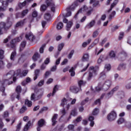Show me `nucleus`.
Listing matches in <instances>:
<instances>
[{
  "mask_svg": "<svg viewBox=\"0 0 131 131\" xmlns=\"http://www.w3.org/2000/svg\"><path fill=\"white\" fill-rule=\"evenodd\" d=\"M117 117V115L116 114V112L112 111L107 115V119L108 121H114V120L116 119Z\"/></svg>",
  "mask_w": 131,
  "mask_h": 131,
  "instance_id": "nucleus-9",
  "label": "nucleus"
},
{
  "mask_svg": "<svg viewBox=\"0 0 131 131\" xmlns=\"http://www.w3.org/2000/svg\"><path fill=\"white\" fill-rule=\"evenodd\" d=\"M99 70V67L96 66L94 67L93 66L90 67V72L89 76L88 77V80H90L93 78L94 75H96V73Z\"/></svg>",
  "mask_w": 131,
  "mask_h": 131,
  "instance_id": "nucleus-7",
  "label": "nucleus"
},
{
  "mask_svg": "<svg viewBox=\"0 0 131 131\" xmlns=\"http://www.w3.org/2000/svg\"><path fill=\"white\" fill-rule=\"evenodd\" d=\"M46 4L41 5L40 10L41 12H45L48 8V7H50L51 12L55 13L56 11V5L55 4V1L54 0H46Z\"/></svg>",
  "mask_w": 131,
  "mask_h": 131,
  "instance_id": "nucleus-2",
  "label": "nucleus"
},
{
  "mask_svg": "<svg viewBox=\"0 0 131 131\" xmlns=\"http://www.w3.org/2000/svg\"><path fill=\"white\" fill-rule=\"evenodd\" d=\"M28 73V70H24L21 75H20V77H22V76H26Z\"/></svg>",
  "mask_w": 131,
  "mask_h": 131,
  "instance_id": "nucleus-48",
  "label": "nucleus"
},
{
  "mask_svg": "<svg viewBox=\"0 0 131 131\" xmlns=\"http://www.w3.org/2000/svg\"><path fill=\"white\" fill-rule=\"evenodd\" d=\"M70 73H71V76H74L75 75V72L74 71V68L72 67L69 70Z\"/></svg>",
  "mask_w": 131,
  "mask_h": 131,
  "instance_id": "nucleus-39",
  "label": "nucleus"
},
{
  "mask_svg": "<svg viewBox=\"0 0 131 131\" xmlns=\"http://www.w3.org/2000/svg\"><path fill=\"white\" fill-rule=\"evenodd\" d=\"M4 50H0V59L2 60V59H4Z\"/></svg>",
  "mask_w": 131,
  "mask_h": 131,
  "instance_id": "nucleus-53",
  "label": "nucleus"
},
{
  "mask_svg": "<svg viewBox=\"0 0 131 131\" xmlns=\"http://www.w3.org/2000/svg\"><path fill=\"white\" fill-rule=\"evenodd\" d=\"M112 84V81L110 80H106L104 84L102 85V83H100L98 84L97 87H96V91H101L102 89H103L104 91H107L110 89Z\"/></svg>",
  "mask_w": 131,
  "mask_h": 131,
  "instance_id": "nucleus-3",
  "label": "nucleus"
},
{
  "mask_svg": "<svg viewBox=\"0 0 131 131\" xmlns=\"http://www.w3.org/2000/svg\"><path fill=\"white\" fill-rule=\"evenodd\" d=\"M47 110H48V107H43L41 109V110H40L39 113H42V112H43V111H47Z\"/></svg>",
  "mask_w": 131,
  "mask_h": 131,
  "instance_id": "nucleus-63",
  "label": "nucleus"
},
{
  "mask_svg": "<svg viewBox=\"0 0 131 131\" xmlns=\"http://www.w3.org/2000/svg\"><path fill=\"white\" fill-rule=\"evenodd\" d=\"M95 23L96 21H95V20H92L89 24L86 25L87 28H92V27H94Z\"/></svg>",
  "mask_w": 131,
  "mask_h": 131,
  "instance_id": "nucleus-20",
  "label": "nucleus"
},
{
  "mask_svg": "<svg viewBox=\"0 0 131 131\" xmlns=\"http://www.w3.org/2000/svg\"><path fill=\"white\" fill-rule=\"evenodd\" d=\"M18 75H20V76H21V70H20V69H18L14 72V76H18Z\"/></svg>",
  "mask_w": 131,
  "mask_h": 131,
  "instance_id": "nucleus-40",
  "label": "nucleus"
},
{
  "mask_svg": "<svg viewBox=\"0 0 131 131\" xmlns=\"http://www.w3.org/2000/svg\"><path fill=\"white\" fill-rule=\"evenodd\" d=\"M63 23H67L66 26V30L68 31H69V30L71 29V27H72V25H73V23L72 21H70L68 22V19L64 18L63 20Z\"/></svg>",
  "mask_w": 131,
  "mask_h": 131,
  "instance_id": "nucleus-11",
  "label": "nucleus"
},
{
  "mask_svg": "<svg viewBox=\"0 0 131 131\" xmlns=\"http://www.w3.org/2000/svg\"><path fill=\"white\" fill-rule=\"evenodd\" d=\"M57 91H58V88L57 87V85H55L54 86V88H53V91L52 94L50 93L49 94H48L47 95V97L48 98H50V97H51V95H52V96H54L55 95V94H56V92H57Z\"/></svg>",
  "mask_w": 131,
  "mask_h": 131,
  "instance_id": "nucleus-19",
  "label": "nucleus"
},
{
  "mask_svg": "<svg viewBox=\"0 0 131 131\" xmlns=\"http://www.w3.org/2000/svg\"><path fill=\"white\" fill-rule=\"evenodd\" d=\"M88 10V7L86 6H84L83 8L79 9V10L78 11V12L75 15V18L76 19L77 18V16L78 15V14H80L81 12H85Z\"/></svg>",
  "mask_w": 131,
  "mask_h": 131,
  "instance_id": "nucleus-16",
  "label": "nucleus"
},
{
  "mask_svg": "<svg viewBox=\"0 0 131 131\" xmlns=\"http://www.w3.org/2000/svg\"><path fill=\"white\" fill-rule=\"evenodd\" d=\"M16 41H17V40H16V39H13L11 42H10V45H11V47L12 48H14L15 47V43H16Z\"/></svg>",
  "mask_w": 131,
  "mask_h": 131,
  "instance_id": "nucleus-47",
  "label": "nucleus"
},
{
  "mask_svg": "<svg viewBox=\"0 0 131 131\" xmlns=\"http://www.w3.org/2000/svg\"><path fill=\"white\" fill-rule=\"evenodd\" d=\"M25 46H26V41H24L21 42L19 47L20 52H22V51L24 50V48H25Z\"/></svg>",
  "mask_w": 131,
  "mask_h": 131,
  "instance_id": "nucleus-25",
  "label": "nucleus"
},
{
  "mask_svg": "<svg viewBox=\"0 0 131 131\" xmlns=\"http://www.w3.org/2000/svg\"><path fill=\"white\" fill-rule=\"evenodd\" d=\"M116 56V54H115V52L113 51H111L109 53V56L110 57V58H115Z\"/></svg>",
  "mask_w": 131,
  "mask_h": 131,
  "instance_id": "nucleus-35",
  "label": "nucleus"
},
{
  "mask_svg": "<svg viewBox=\"0 0 131 131\" xmlns=\"http://www.w3.org/2000/svg\"><path fill=\"white\" fill-rule=\"evenodd\" d=\"M25 37L27 40H29L30 41H33L35 39V37H34V35L31 32L27 33L25 35Z\"/></svg>",
  "mask_w": 131,
  "mask_h": 131,
  "instance_id": "nucleus-12",
  "label": "nucleus"
},
{
  "mask_svg": "<svg viewBox=\"0 0 131 131\" xmlns=\"http://www.w3.org/2000/svg\"><path fill=\"white\" fill-rule=\"evenodd\" d=\"M67 13L65 15H63L64 17H70L71 16V11L69 10L67 11Z\"/></svg>",
  "mask_w": 131,
  "mask_h": 131,
  "instance_id": "nucleus-60",
  "label": "nucleus"
},
{
  "mask_svg": "<svg viewBox=\"0 0 131 131\" xmlns=\"http://www.w3.org/2000/svg\"><path fill=\"white\" fill-rule=\"evenodd\" d=\"M104 55H101L100 58L98 59L97 60V63L98 64H100V63L102 61H104Z\"/></svg>",
  "mask_w": 131,
  "mask_h": 131,
  "instance_id": "nucleus-42",
  "label": "nucleus"
},
{
  "mask_svg": "<svg viewBox=\"0 0 131 131\" xmlns=\"http://www.w3.org/2000/svg\"><path fill=\"white\" fill-rule=\"evenodd\" d=\"M45 124V120L43 119L40 120L38 122V126L37 128V131H40V127Z\"/></svg>",
  "mask_w": 131,
  "mask_h": 131,
  "instance_id": "nucleus-17",
  "label": "nucleus"
},
{
  "mask_svg": "<svg viewBox=\"0 0 131 131\" xmlns=\"http://www.w3.org/2000/svg\"><path fill=\"white\" fill-rule=\"evenodd\" d=\"M68 129H69L70 130H72L73 129V128H74V125L73 124H69L68 126Z\"/></svg>",
  "mask_w": 131,
  "mask_h": 131,
  "instance_id": "nucleus-56",
  "label": "nucleus"
},
{
  "mask_svg": "<svg viewBox=\"0 0 131 131\" xmlns=\"http://www.w3.org/2000/svg\"><path fill=\"white\" fill-rule=\"evenodd\" d=\"M41 25H42V27L43 28H45L46 25H47V21L42 20L41 21Z\"/></svg>",
  "mask_w": 131,
  "mask_h": 131,
  "instance_id": "nucleus-61",
  "label": "nucleus"
},
{
  "mask_svg": "<svg viewBox=\"0 0 131 131\" xmlns=\"http://www.w3.org/2000/svg\"><path fill=\"white\" fill-rule=\"evenodd\" d=\"M99 108H95L94 109L93 112H92V115H94L95 116H97V115L99 114Z\"/></svg>",
  "mask_w": 131,
  "mask_h": 131,
  "instance_id": "nucleus-31",
  "label": "nucleus"
},
{
  "mask_svg": "<svg viewBox=\"0 0 131 131\" xmlns=\"http://www.w3.org/2000/svg\"><path fill=\"white\" fill-rule=\"evenodd\" d=\"M60 113L62 114V115L61 116V117H63V116H64V115L66 114V111L65 110V108H63L62 110H61Z\"/></svg>",
  "mask_w": 131,
  "mask_h": 131,
  "instance_id": "nucleus-57",
  "label": "nucleus"
},
{
  "mask_svg": "<svg viewBox=\"0 0 131 131\" xmlns=\"http://www.w3.org/2000/svg\"><path fill=\"white\" fill-rule=\"evenodd\" d=\"M44 19H45V20H47V21H49V20L51 19V14L48 13H46L44 15Z\"/></svg>",
  "mask_w": 131,
  "mask_h": 131,
  "instance_id": "nucleus-32",
  "label": "nucleus"
},
{
  "mask_svg": "<svg viewBox=\"0 0 131 131\" xmlns=\"http://www.w3.org/2000/svg\"><path fill=\"white\" fill-rule=\"evenodd\" d=\"M118 2H119V0L114 1L113 3L111 5V8L108 10H107L108 13H110V12L112 11V9H113V8H114V7H115L116 5H117V4H118Z\"/></svg>",
  "mask_w": 131,
  "mask_h": 131,
  "instance_id": "nucleus-18",
  "label": "nucleus"
},
{
  "mask_svg": "<svg viewBox=\"0 0 131 131\" xmlns=\"http://www.w3.org/2000/svg\"><path fill=\"white\" fill-rule=\"evenodd\" d=\"M125 88L127 90H129L131 88V82L127 83L125 85Z\"/></svg>",
  "mask_w": 131,
  "mask_h": 131,
  "instance_id": "nucleus-59",
  "label": "nucleus"
},
{
  "mask_svg": "<svg viewBox=\"0 0 131 131\" xmlns=\"http://www.w3.org/2000/svg\"><path fill=\"white\" fill-rule=\"evenodd\" d=\"M21 90H22V88L20 85L17 86L16 88V92L17 94V95L16 96V99H17V100H19V99H20V94L21 93Z\"/></svg>",
  "mask_w": 131,
  "mask_h": 131,
  "instance_id": "nucleus-15",
  "label": "nucleus"
},
{
  "mask_svg": "<svg viewBox=\"0 0 131 131\" xmlns=\"http://www.w3.org/2000/svg\"><path fill=\"white\" fill-rule=\"evenodd\" d=\"M46 44H43L39 49V53L42 54L43 53V49L46 48Z\"/></svg>",
  "mask_w": 131,
  "mask_h": 131,
  "instance_id": "nucleus-43",
  "label": "nucleus"
},
{
  "mask_svg": "<svg viewBox=\"0 0 131 131\" xmlns=\"http://www.w3.org/2000/svg\"><path fill=\"white\" fill-rule=\"evenodd\" d=\"M100 99H101V98L100 99L96 100L94 102V104L95 105H100V104H101V100Z\"/></svg>",
  "mask_w": 131,
  "mask_h": 131,
  "instance_id": "nucleus-54",
  "label": "nucleus"
},
{
  "mask_svg": "<svg viewBox=\"0 0 131 131\" xmlns=\"http://www.w3.org/2000/svg\"><path fill=\"white\" fill-rule=\"evenodd\" d=\"M118 90V87L117 86L115 87L106 95L104 94H102L101 96H100V99H103L104 96H105V99H110V98H111V97L113 96V94H114V92H116V91H117Z\"/></svg>",
  "mask_w": 131,
  "mask_h": 131,
  "instance_id": "nucleus-8",
  "label": "nucleus"
},
{
  "mask_svg": "<svg viewBox=\"0 0 131 131\" xmlns=\"http://www.w3.org/2000/svg\"><path fill=\"white\" fill-rule=\"evenodd\" d=\"M117 122L118 124H121V123H123V122H124V119L121 118L118 120Z\"/></svg>",
  "mask_w": 131,
  "mask_h": 131,
  "instance_id": "nucleus-49",
  "label": "nucleus"
},
{
  "mask_svg": "<svg viewBox=\"0 0 131 131\" xmlns=\"http://www.w3.org/2000/svg\"><path fill=\"white\" fill-rule=\"evenodd\" d=\"M104 71L100 73V78L101 79H105L106 73L105 72V71H106V70H107V71H109L110 69H111V66H110V64H106L104 67Z\"/></svg>",
  "mask_w": 131,
  "mask_h": 131,
  "instance_id": "nucleus-10",
  "label": "nucleus"
},
{
  "mask_svg": "<svg viewBox=\"0 0 131 131\" xmlns=\"http://www.w3.org/2000/svg\"><path fill=\"white\" fill-rule=\"evenodd\" d=\"M39 57H40V55H39L38 53H35L33 56L32 59L33 61H35L37 60V59H38Z\"/></svg>",
  "mask_w": 131,
  "mask_h": 131,
  "instance_id": "nucleus-27",
  "label": "nucleus"
},
{
  "mask_svg": "<svg viewBox=\"0 0 131 131\" xmlns=\"http://www.w3.org/2000/svg\"><path fill=\"white\" fill-rule=\"evenodd\" d=\"M25 104V105H27L28 107H31V106H32V102L28 100V99L26 100Z\"/></svg>",
  "mask_w": 131,
  "mask_h": 131,
  "instance_id": "nucleus-33",
  "label": "nucleus"
},
{
  "mask_svg": "<svg viewBox=\"0 0 131 131\" xmlns=\"http://www.w3.org/2000/svg\"><path fill=\"white\" fill-rule=\"evenodd\" d=\"M118 69L119 70H124L125 68H126V64L125 63H121L118 66Z\"/></svg>",
  "mask_w": 131,
  "mask_h": 131,
  "instance_id": "nucleus-26",
  "label": "nucleus"
},
{
  "mask_svg": "<svg viewBox=\"0 0 131 131\" xmlns=\"http://www.w3.org/2000/svg\"><path fill=\"white\" fill-rule=\"evenodd\" d=\"M45 90L42 89H38V90H35V92L37 94V96H35V94L33 93L31 96V100L32 101H37L39 100V99L41 98V97L43 95V93Z\"/></svg>",
  "mask_w": 131,
  "mask_h": 131,
  "instance_id": "nucleus-4",
  "label": "nucleus"
},
{
  "mask_svg": "<svg viewBox=\"0 0 131 131\" xmlns=\"http://www.w3.org/2000/svg\"><path fill=\"white\" fill-rule=\"evenodd\" d=\"M63 47H64V43H61L59 44L58 46V51H61L62 49H63Z\"/></svg>",
  "mask_w": 131,
  "mask_h": 131,
  "instance_id": "nucleus-50",
  "label": "nucleus"
},
{
  "mask_svg": "<svg viewBox=\"0 0 131 131\" xmlns=\"http://www.w3.org/2000/svg\"><path fill=\"white\" fill-rule=\"evenodd\" d=\"M67 101H68V100L66 98H63L61 100V106L64 107V105H65V104H67Z\"/></svg>",
  "mask_w": 131,
  "mask_h": 131,
  "instance_id": "nucleus-45",
  "label": "nucleus"
},
{
  "mask_svg": "<svg viewBox=\"0 0 131 131\" xmlns=\"http://www.w3.org/2000/svg\"><path fill=\"white\" fill-rule=\"evenodd\" d=\"M1 91L2 92V96H6V94L5 93V87L4 86V85L2 86H0Z\"/></svg>",
  "mask_w": 131,
  "mask_h": 131,
  "instance_id": "nucleus-44",
  "label": "nucleus"
},
{
  "mask_svg": "<svg viewBox=\"0 0 131 131\" xmlns=\"http://www.w3.org/2000/svg\"><path fill=\"white\" fill-rule=\"evenodd\" d=\"M39 72L40 71L38 69L35 70V76L34 77V80L37 79V77L39 76Z\"/></svg>",
  "mask_w": 131,
  "mask_h": 131,
  "instance_id": "nucleus-23",
  "label": "nucleus"
},
{
  "mask_svg": "<svg viewBox=\"0 0 131 131\" xmlns=\"http://www.w3.org/2000/svg\"><path fill=\"white\" fill-rule=\"evenodd\" d=\"M8 6H9V4L6 2V1L3 2L2 6H0V12H6L7 11Z\"/></svg>",
  "mask_w": 131,
  "mask_h": 131,
  "instance_id": "nucleus-13",
  "label": "nucleus"
},
{
  "mask_svg": "<svg viewBox=\"0 0 131 131\" xmlns=\"http://www.w3.org/2000/svg\"><path fill=\"white\" fill-rule=\"evenodd\" d=\"M89 58L90 55H89V54H85L82 57V61L83 62H86V61H89Z\"/></svg>",
  "mask_w": 131,
  "mask_h": 131,
  "instance_id": "nucleus-24",
  "label": "nucleus"
},
{
  "mask_svg": "<svg viewBox=\"0 0 131 131\" xmlns=\"http://www.w3.org/2000/svg\"><path fill=\"white\" fill-rule=\"evenodd\" d=\"M21 125H22L21 122H20L18 124H17L16 131H20V129H21Z\"/></svg>",
  "mask_w": 131,
  "mask_h": 131,
  "instance_id": "nucleus-52",
  "label": "nucleus"
},
{
  "mask_svg": "<svg viewBox=\"0 0 131 131\" xmlns=\"http://www.w3.org/2000/svg\"><path fill=\"white\" fill-rule=\"evenodd\" d=\"M124 36V33H123V32L120 33V35H119V40L122 39L123 38Z\"/></svg>",
  "mask_w": 131,
  "mask_h": 131,
  "instance_id": "nucleus-55",
  "label": "nucleus"
},
{
  "mask_svg": "<svg viewBox=\"0 0 131 131\" xmlns=\"http://www.w3.org/2000/svg\"><path fill=\"white\" fill-rule=\"evenodd\" d=\"M70 115H72V116H76L77 115V110L76 108L72 110Z\"/></svg>",
  "mask_w": 131,
  "mask_h": 131,
  "instance_id": "nucleus-37",
  "label": "nucleus"
},
{
  "mask_svg": "<svg viewBox=\"0 0 131 131\" xmlns=\"http://www.w3.org/2000/svg\"><path fill=\"white\" fill-rule=\"evenodd\" d=\"M43 83H45V81L43 80H40L38 83V86H42L43 85Z\"/></svg>",
  "mask_w": 131,
  "mask_h": 131,
  "instance_id": "nucleus-58",
  "label": "nucleus"
},
{
  "mask_svg": "<svg viewBox=\"0 0 131 131\" xmlns=\"http://www.w3.org/2000/svg\"><path fill=\"white\" fill-rule=\"evenodd\" d=\"M27 110V107L26 106H23L21 107V108L20 110V113H24Z\"/></svg>",
  "mask_w": 131,
  "mask_h": 131,
  "instance_id": "nucleus-51",
  "label": "nucleus"
},
{
  "mask_svg": "<svg viewBox=\"0 0 131 131\" xmlns=\"http://www.w3.org/2000/svg\"><path fill=\"white\" fill-rule=\"evenodd\" d=\"M32 17L33 18H35L36 17H37V12L34 11L32 13Z\"/></svg>",
  "mask_w": 131,
  "mask_h": 131,
  "instance_id": "nucleus-62",
  "label": "nucleus"
},
{
  "mask_svg": "<svg viewBox=\"0 0 131 131\" xmlns=\"http://www.w3.org/2000/svg\"><path fill=\"white\" fill-rule=\"evenodd\" d=\"M90 4H93L94 7H97L99 5V1L98 0H90Z\"/></svg>",
  "mask_w": 131,
  "mask_h": 131,
  "instance_id": "nucleus-28",
  "label": "nucleus"
},
{
  "mask_svg": "<svg viewBox=\"0 0 131 131\" xmlns=\"http://www.w3.org/2000/svg\"><path fill=\"white\" fill-rule=\"evenodd\" d=\"M79 88L76 86H72L71 87V92L74 93V94H77L81 89V86L85 84V82H84L82 80H80L78 82Z\"/></svg>",
  "mask_w": 131,
  "mask_h": 131,
  "instance_id": "nucleus-5",
  "label": "nucleus"
},
{
  "mask_svg": "<svg viewBox=\"0 0 131 131\" xmlns=\"http://www.w3.org/2000/svg\"><path fill=\"white\" fill-rule=\"evenodd\" d=\"M28 12H29L28 9H26L23 11L21 12V17H23H23H25V16H26V15L28 14Z\"/></svg>",
  "mask_w": 131,
  "mask_h": 131,
  "instance_id": "nucleus-38",
  "label": "nucleus"
},
{
  "mask_svg": "<svg viewBox=\"0 0 131 131\" xmlns=\"http://www.w3.org/2000/svg\"><path fill=\"white\" fill-rule=\"evenodd\" d=\"M25 23V19L21 20L18 23H17L16 25V27H20L21 26H23L24 24Z\"/></svg>",
  "mask_w": 131,
  "mask_h": 131,
  "instance_id": "nucleus-22",
  "label": "nucleus"
},
{
  "mask_svg": "<svg viewBox=\"0 0 131 131\" xmlns=\"http://www.w3.org/2000/svg\"><path fill=\"white\" fill-rule=\"evenodd\" d=\"M60 61H61V57L57 59L55 62V66H57V65H59L60 64Z\"/></svg>",
  "mask_w": 131,
  "mask_h": 131,
  "instance_id": "nucleus-64",
  "label": "nucleus"
},
{
  "mask_svg": "<svg viewBox=\"0 0 131 131\" xmlns=\"http://www.w3.org/2000/svg\"><path fill=\"white\" fill-rule=\"evenodd\" d=\"M17 55V53L16 51H13L11 53L10 55V60L11 61H15V58H16V56Z\"/></svg>",
  "mask_w": 131,
  "mask_h": 131,
  "instance_id": "nucleus-21",
  "label": "nucleus"
},
{
  "mask_svg": "<svg viewBox=\"0 0 131 131\" xmlns=\"http://www.w3.org/2000/svg\"><path fill=\"white\" fill-rule=\"evenodd\" d=\"M15 72L10 71L5 76V79L3 81H0V86H3L4 84L10 85L12 84L13 81H16V77L14 76Z\"/></svg>",
  "mask_w": 131,
  "mask_h": 131,
  "instance_id": "nucleus-1",
  "label": "nucleus"
},
{
  "mask_svg": "<svg viewBox=\"0 0 131 131\" xmlns=\"http://www.w3.org/2000/svg\"><path fill=\"white\" fill-rule=\"evenodd\" d=\"M116 14V12H115V11H113L112 13L110 15V16L108 17L109 20H111V19H112V18H113V17H114Z\"/></svg>",
  "mask_w": 131,
  "mask_h": 131,
  "instance_id": "nucleus-41",
  "label": "nucleus"
},
{
  "mask_svg": "<svg viewBox=\"0 0 131 131\" xmlns=\"http://www.w3.org/2000/svg\"><path fill=\"white\" fill-rule=\"evenodd\" d=\"M74 54V50H71L68 56V59H71Z\"/></svg>",
  "mask_w": 131,
  "mask_h": 131,
  "instance_id": "nucleus-46",
  "label": "nucleus"
},
{
  "mask_svg": "<svg viewBox=\"0 0 131 131\" xmlns=\"http://www.w3.org/2000/svg\"><path fill=\"white\" fill-rule=\"evenodd\" d=\"M30 126V121H29L26 125L25 126L24 130V131H27L28 129H29V127Z\"/></svg>",
  "mask_w": 131,
  "mask_h": 131,
  "instance_id": "nucleus-36",
  "label": "nucleus"
},
{
  "mask_svg": "<svg viewBox=\"0 0 131 131\" xmlns=\"http://www.w3.org/2000/svg\"><path fill=\"white\" fill-rule=\"evenodd\" d=\"M63 28V23H58L56 26V29L57 30H61Z\"/></svg>",
  "mask_w": 131,
  "mask_h": 131,
  "instance_id": "nucleus-29",
  "label": "nucleus"
},
{
  "mask_svg": "<svg viewBox=\"0 0 131 131\" xmlns=\"http://www.w3.org/2000/svg\"><path fill=\"white\" fill-rule=\"evenodd\" d=\"M27 4V1H24L23 3H19L18 4V6L20 9H22L23 7H25L26 5Z\"/></svg>",
  "mask_w": 131,
  "mask_h": 131,
  "instance_id": "nucleus-34",
  "label": "nucleus"
},
{
  "mask_svg": "<svg viewBox=\"0 0 131 131\" xmlns=\"http://www.w3.org/2000/svg\"><path fill=\"white\" fill-rule=\"evenodd\" d=\"M57 118H58V114H55L51 119L52 125L53 126L57 124Z\"/></svg>",
  "mask_w": 131,
  "mask_h": 131,
  "instance_id": "nucleus-14",
  "label": "nucleus"
},
{
  "mask_svg": "<svg viewBox=\"0 0 131 131\" xmlns=\"http://www.w3.org/2000/svg\"><path fill=\"white\" fill-rule=\"evenodd\" d=\"M12 26V23H9V25L7 23L2 21L0 23V35L4 34V31H6Z\"/></svg>",
  "mask_w": 131,
  "mask_h": 131,
  "instance_id": "nucleus-6",
  "label": "nucleus"
},
{
  "mask_svg": "<svg viewBox=\"0 0 131 131\" xmlns=\"http://www.w3.org/2000/svg\"><path fill=\"white\" fill-rule=\"evenodd\" d=\"M75 4H72L71 6L67 8V11H73L75 9Z\"/></svg>",
  "mask_w": 131,
  "mask_h": 131,
  "instance_id": "nucleus-30",
  "label": "nucleus"
}]
</instances>
